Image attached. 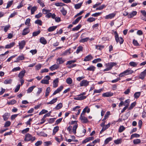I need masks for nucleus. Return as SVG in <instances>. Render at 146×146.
<instances>
[{
	"mask_svg": "<svg viewBox=\"0 0 146 146\" xmlns=\"http://www.w3.org/2000/svg\"><path fill=\"white\" fill-rule=\"evenodd\" d=\"M125 127L123 125L121 126L118 129V131L119 133H121L123 132L125 129Z\"/></svg>",
	"mask_w": 146,
	"mask_h": 146,
	"instance_id": "nucleus-36",
	"label": "nucleus"
},
{
	"mask_svg": "<svg viewBox=\"0 0 146 146\" xmlns=\"http://www.w3.org/2000/svg\"><path fill=\"white\" fill-rule=\"evenodd\" d=\"M83 50V47L82 46H79L78 47L76 51V53H78L80 51H82Z\"/></svg>",
	"mask_w": 146,
	"mask_h": 146,
	"instance_id": "nucleus-50",
	"label": "nucleus"
},
{
	"mask_svg": "<svg viewBox=\"0 0 146 146\" xmlns=\"http://www.w3.org/2000/svg\"><path fill=\"white\" fill-rule=\"evenodd\" d=\"M82 3H80L75 5V8L76 9H78L80 8L82 6Z\"/></svg>",
	"mask_w": 146,
	"mask_h": 146,
	"instance_id": "nucleus-35",
	"label": "nucleus"
},
{
	"mask_svg": "<svg viewBox=\"0 0 146 146\" xmlns=\"http://www.w3.org/2000/svg\"><path fill=\"white\" fill-rule=\"evenodd\" d=\"M115 14L114 13H112L106 15L105 17L106 19H111L114 17Z\"/></svg>",
	"mask_w": 146,
	"mask_h": 146,
	"instance_id": "nucleus-16",
	"label": "nucleus"
},
{
	"mask_svg": "<svg viewBox=\"0 0 146 146\" xmlns=\"http://www.w3.org/2000/svg\"><path fill=\"white\" fill-rule=\"evenodd\" d=\"M122 142V139H118L117 140H115L114 141V143L116 144H118L121 143Z\"/></svg>",
	"mask_w": 146,
	"mask_h": 146,
	"instance_id": "nucleus-42",
	"label": "nucleus"
},
{
	"mask_svg": "<svg viewBox=\"0 0 146 146\" xmlns=\"http://www.w3.org/2000/svg\"><path fill=\"white\" fill-rule=\"evenodd\" d=\"M13 2V1H8L7 3V6L6 7V8L7 9L12 4Z\"/></svg>",
	"mask_w": 146,
	"mask_h": 146,
	"instance_id": "nucleus-47",
	"label": "nucleus"
},
{
	"mask_svg": "<svg viewBox=\"0 0 146 146\" xmlns=\"http://www.w3.org/2000/svg\"><path fill=\"white\" fill-rule=\"evenodd\" d=\"M63 88V86H61L59 87L58 88L55 90V94L60 92L62 90Z\"/></svg>",
	"mask_w": 146,
	"mask_h": 146,
	"instance_id": "nucleus-23",
	"label": "nucleus"
},
{
	"mask_svg": "<svg viewBox=\"0 0 146 146\" xmlns=\"http://www.w3.org/2000/svg\"><path fill=\"white\" fill-rule=\"evenodd\" d=\"M62 15L64 16L67 13L66 11L64 9V8L62 7V9L60 11Z\"/></svg>",
	"mask_w": 146,
	"mask_h": 146,
	"instance_id": "nucleus-31",
	"label": "nucleus"
},
{
	"mask_svg": "<svg viewBox=\"0 0 146 146\" xmlns=\"http://www.w3.org/2000/svg\"><path fill=\"white\" fill-rule=\"evenodd\" d=\"M66 82L68 84H70L72 83V80L70 78H68L66 79Z\"/></svg>",
	"mask_w": 146,
	"mask_h": 146,
	"instance_id": "nucleus-43",
	"label": "nucleus"
},
{
	"mask_svg": "<svg viewBox=\"0 0 146 146\" xmlns=\"http://www.w3.org/2000/svg\"><path fill=\"white\" fill-rule=\"evenodd\" d=\"M52 144V143L50 141H46L44 143V146H49L51 145Z\"/></svg>",
	"mask_w": 146,
	"mask_h": 146,
	"instance_id": "nucleus-39",
	"label": "nucleus"
},
{
	"mask_svg": "<svg viewBox=\"0 0 146 146\" xmlns=\"http://www.w3.org/2000/svg\"><path fill=\"white\" fill-rule=\"evenodd\" d=\"M89 81H88L86 80H84L81 81L80 84V86H87L89 85Z\"/></svg>",
	"mask_w": 146,
	"mask_h": 146,
	"instance_id": "nucleus-5",
	"label": "nucleus"
},
{
	"mask_svg": "<svg viewBox=\"0 0 146 146\" xmlns=\"http://www.w3.org/2000/svg\"><path fill=\"white\" fill-rule=\"evenodd\" d=\"M62 107V104L60 103L58 104L56 107H55V109L58 110L61 108Z\"/></svg>",
	"mask_w": 146,
	"mask_h": 146,
	"instance_id": "nucleus-49",
	"label": "nucleus"
},
{
	"mask_svg": "<svg viewBox=\"0 0 146 146\" xmlns=\"http://www.w3.org/2000/svg\"><path fill=\"white\" fill-rule=\"evenodd\" d=\"M32 136L31 134L27 133L25 135L24 141H30L32 139Z\"/></svg>",
	"mask_w": 146,
	"mask_h": 146,
	"instance_id": "nucleus-7",
	"label": "nucleus"
},
{
	"mask_svg": "<svg viewBox=\"0 0 146 146\" xmlns=\"http://www.w3.org/2000/svg\"><path fill=\"white\" fill-rule=\"evenodd\" d=\"M64 61L63 60L62 58H59L57 60L56 63L57 64H60L63 63Z\"/></svg>",
	"mask_w": 146,
	"mask_h": 146,
	"instance_id": "nucleus-30",
	"label": "nucleus"
},
{
	"mask_svg": "<svg viewBox=\"0 0 146 146\" xmlns=\"http://www.w3.org/2000/svg\"><path fill=\"white\" fill-rule=\"evenodd\" d=\"M117 64L116 63L110 62L106 64V67H108L111 70L113 66H115Z\"/></svg>",
	"mask_w": 146,
	"mask_h": 146,
	"instance_id": "nucleus-6",
	"label": "nucleus"
},
{
	"mask_svg": "<svg viewBox=\"0 0 146 146\" xmlns=\"http://www.w3.org/2000/svg\"><path fill=\"white\" fill-rule=\"evenodd\" d=\"M35 23L40 25H42V22L41 20L38 19L37 20L35 21Z\"/></svg>",
	"mask_w": 146,
	"mask_h": 146,
	"instance_id": "nucleus-54",
	"label": "nucleus"
},
{
	"mask_svg": "<svg viewBox=\"0 0 146 146\" xmlns=\"http://www.w3.org/2000/svg\"><path fill=\"white\" fill-rule=\"evenodd\" d=\"M137 12L136 11H133L131 13H130L128 15L127 17L128 18H132L134 16L136 15L137 14Z\"/></svg>",
	"mask_w": 146,
	"mask_h": 146,
	"instance_id": "nucleus-14",
	"label": "nucleus"
},
{
	"mask_svg": "<svg viewBox=\"0 0 146 146\" xmlns=\"http://www.w3.org/2000/svg\"><path fill=\"white\" fill-rule=\"evenodd\" d=\"M114 33L115 40L117 43H118L119 42L120 44H122L124 41V40L123 38L121 37H120V38L119 37L116 31H115Z\"/></svg>",
	"mask_w": 146,
	"mask_h": 146,
	"instance_id": "nucleus-2",
	"label": "nucleus"
},
{
	"mask_svg": "<svg viewBox=\"0 0 146 146\" xmlns=\"http://www.w3.org/2000/svg\"><path fill=\"white\" fill-rule=\"evenodd\" d=\"M133 143L135 144H138L141 143V140L139 139H136L133 140Z\"/></svg>",
	"mask_w": 146,
	"mask_h": 146,
	"instance_id": "nucleus-44",
	"label": "nucleus"
},
{
	"mask_svg": "<svg viewBox=\"0 0 146 146\" xmlns=\"http://www.w3.org/2000/svg\"><path fill=\"white\" fill-rule=\"evenodd\" d=\"M104 46L102 45H96V48L101 50L102 49L104 48Z\"/></svg>",
	"mask_w": 146,
	"mask_h": 146,
	"instance_id": "nucleus-38",
	"label": "nucleus"
},
{
	"mask_svg": "<svg viewBox=\"0 0 146 146\" xmlns=\"http://www.w3.org/2000/svg\"><path fill=\"white\" fill-rule=\"evenodd\" d=\"M41 83L43 84H48L49 83V81L48 80L44 79L41 80Z\"/></svg>",
	"mask_w": 146,
	"mask_h": 146,
	"instance_id": "nucleus-45",
	"label": "nucleus"
},
{
	"mask_svg": "<svg viewBox=\"0 0 146 146\" xmlns=\"http://www.w3.org/2000/svg\"><path fill=\"white\" fill-rule=\"evenodd\" d=\"M130 66L133 67H135L138 64V63L134 62H131L129 63Z\"/></svg>",
	"mask_w": 146,
	"mask_h": 146,
	"instance_id": "nucleus-37",
	"label": "nucleus"
},
{
	"mask_svg": "<svg viewBox=\"0 0 146 146\" xmlns=\"http://www.w3.org/2000/svg\"><path fill=\"white\" fill-rule=\"evenodd\" d=\"M96 20L95 18L93 17H90L87 19V21L89 22H92Z\"/></svg>",
	"mask_w": 146,
	"mask_h": 146,
	"instance_id": "nucleus-52",
	"label": "nucleus"
},
{
	"mask_svg": "<svg viewBox=\"0 0 146 146\" xmlns=\"http://www.w3.org/2000/svg\"><path fill=\"white\" fill-rule=\"evenodd\" d=\"M40 42L41 43L44 44H46L47 42L46 40L43 37H41L40 38Z\"/></svg>",
	"mask_w": 146,
	"mask_h": 146,
	"instance_id": "nucleus-22",
	"label": "nucleus"
},
{
	"mask_svg": "<svg viewBox=\"0 0 146 146\" xmlns=\"http://www.w3.org/2000/svg\"><path fill=\"white\" fill-rule=\"evenodd\" d=\"M29 130V128H27L23 130L22 131V133L23 134H25L28 132Z\"/></svg>",
	"mask_w": 146,
	"mask_h": 146,
	"instance_id": "nucleus-60",
	"label": "nucleus"
},
{
	"mask_svg": "<svg viewBox=\"0 0 146 146\" xmlns=\"http://www.w3.org/2000/svg\"><path fill=\"white\" fill-rule=\"evenodd\" d=\"M55 30V26L50 27L48 29V30L49 32H52Z\"/></svg>",
	"mask_w": 146,
	"mask_h": 146,
	"instance_id": "nucleus-61",
	"label": "nucleus"
},
{
	"mask_svg": "<svg viewBox=\"0 0 146 146\" xmlns=\"http://www.w3.org/2000/svg\"><path fill=\"white\" fill-rule=\"evenodd\" d=\"M81 26L82 25L79 24L76 27L73 28L72 31H78L81 27Z\"/></svg>",
	"mask_w": 146,
	"mask_h": 146,
	"instance_id": "nucleus-27",
	"label": "nucleus"
},
{
	"mask_svg": "<svg viewBox=\"0 0 146 146\" xmlns=\"http://www.w3.org/2000/svg\"><path fill=\"white\" fill-rule=\"evenodd\" d=\"M78 127V124L77 123L74 125L72 131L73 132L74 134H75L76 133V129Z\"/></svg>",
	"mask_w": 146,
	"mask_h": 146,
	"instance_id": "nucleus-25",
	"label": "nucleus"
},
{
	"mask_svg": "<svg viewBox=\"0 0 146 146\" xmlns=\"http://www.w3.org/2000/svg\"><path fill=\"white\" fill-rule=\"evenodd\" d=\"M93 58V57L91 54L86 56L84 59V61H89Z\"/></svg>",
	"mask_w": 146,
	"mask_h": 146,
	"instance_id": "nucleus-15",
	"label": "nucleus"
},
{
	"mask_svg": "<svg viewBox=\"0 0 146 146\" xmlns=\"http://www.w3.org/2000/svg\"><path fill=\"white\" fill-rule=\"evenodd\" d=\"M110 115V112L109 111H107L106 114H105L104 118L103 119L102 121H104V120H105L106 119H107L109 117V115Z\"/></svg>",
	"mask_w": 146,
	"mask_h": 146,
	"instance_id": "nucleus-26",
	"label": "nucleus"
},
{
	"mask_svg": "<svg viewBox=\"0 0 146 146\" xmlns=\"http://www.w3.org/2000/svg\"><path fill=\"white\" fill-rule=\"evenodd\" d=\"M37 3L39 4L40 6L42 7H43L45 6L43 1H42L41 0H38L37 1Z\"/></svg>",
	"mask_w": 146,
	"mask_h": 146,
	"instance_id": "nucleus-51",
	"label": "nucleus"
},
{
	"mask_svg": "<svg viewBox=\"0 0 146 146\" xmlns=\"http://www.w3.org/2000/svg\"><path fill=\"white\" fill-rule=\"evenodd\" d=\"M86 94L85 92H83L82 93L79 95L78 97H75L74 98V99L75 100H83L85 99L86 98V96H84Z\"/></svg>",
	"mask_w": 146,
	"mask_h": 146,
	"instance_id": "nucleus-4",
	"label": "nucleus"
},
{
	"mask_svg": "<svg viewBox=\"0 0 146 146\" xmlns=\"http://www.w3.org/2000/svg\"><path fill=\"white\" fill-rule=\"evenodd\" d=\"M11 124V122L9 121H6L4 127H9Z\"/></svg>",
	"mask_w": 146,
	"mask_h": 146,
	"instance_id": "nucleus-48",
	"label": "nucleus"
},
{
	"mask_svg": "<svg viewBox=\"0 0 146 146\" xmlns=\"http://www.w3.org/2000/svg\"><path fill=\"white\" fill-rule=\"evenodd\" d=\"M12 80L11 79H6L4 82L3 83L5 84H11L12 82Z\"/></svg>",
	"mask_w": 146,
	"mask_h": 146,
	"instance_id": "nucleus-24",
	"label": "nucleus"
},
{
	"mask_svg": "<svg viewBox=\"0 0 146 146\" xmlns=\"http://www.w3.org/2000/svg\"><path fill=\"white\" fill-rule=\"evenodd\" d=\"M141 94V92H137L135 93L134 94V97L137 99L140 96Z\"/></svg>",
	"mask_w": 146,
	"mask_h": 146,
	"instance_id": "nucleus-34",
	"label": "nucleus"
},
{
	"mask_svg": "<svg viewBox=\"0 0 146 146\" xmlns=\"http://www.w3.org/2000/svg\"><path fill=\"white\" fill-rule=\"evenodd\" d=\"M136 104V103L135 102H134L133 103H132L131 106H129L128 108V110H131L135 106Z\"/></svg>",
	"mask_w": 146,
	"mask_h": 146,
	"instance_id": "nucleus-46",
	"label": "nucleus"
},
{
	"mask_svg": "<svg viewBox=\"0 0 146 146\" xmlns=\"http://www.w3.org/2000/svg\"><path fill=\"white\" fill-rule=\"evenodd\" d=\"M101 61V59L100 58H98L92 61V62L93 63H96L98 62H100Z\"/></svg>",
	"mask_w": 146,
	"mask_h": 146,
	"instance_id": "nucleus-55",
	"label": "nucleus"
},
{
	"mask_svg": "<svg viewBox=\"0 0 146 146\" xmlns=\"http://www.w3.org/2000/svg\"><path fill=\"white\" fill-rule=\"evenodd\" d=\"M129 104V101H124V102L123 101H121L119 106V107H120L123 105L125 106H127V107H128Z\"/></svg>",
	"mask_w": 146,
	"mask_h": 146,
	"instance_id": "nucleus-9",
	"label": "nucleus"
},
{
	"mask_svg": "<svg viewBox=\"0 0 146 146\" xmlns=\"http://www.w3.org/2000/svg\"><path fill=\"white\" fill-rule=\"evenodd\" d=\"M30 32V29L29 28L27 27L25 28L23 31L22 35L24 36L29 33Z\"/></svg>",
	"mask_w": 146,
	"mask_h": 146,
	"instance_id": "nucleus-12",
	"label": "nucleus"
},
{
	"mask_svg": "<svg viewBox=\"0 0 146 146\" xmlns=\"http://www.w3.org/2000/svg\"><path fill=\"white\" fill-rule=\"evenodd\" d=\"M110 123H108V124L105 125V127H103L101 130L100 132V133L101 134L104 131H105L106 129L108 128L110 126Z\"/></svg>",
	"mask_w": 146,
	"mask_h": 146,
	"instance_id": "nucleus-19",
	"label": "nucleus"
},
{
	"mask_svg": "<svg viewBox=\"0 0 146 146\" xmlns=\"http://www.w3.org/2000/svg\"><path fill=\"white\" fill-rule=\"evenodd\" d=\"M112 137H111L107 138L105 140L104 144L106 145L108 144L110 141H111L112 140Z\"/></svg>",
	"mask_w": 146,
	"mask_h": 146,
	"instance_id": "nucleus-28",
	"label": "nucleus"
},
{
	"mask_svg": "<svg viewBox=\"0 0 146 146\" xmlns=\"http://www.w3.org/2000/svg\"><path fill=\"white\" fill-rule=\"evenodd\" d=\"M37 9V7L36 6L33 7L31 9V13L33 14Z\"/></svg>",
	"mask_w": 146,
	"mask_h": 146,
	"instance_id": "nucleus-33",
	"label": "nucleus"
},
{
	"mask_svg": "<svg viewBox=\"0 0 146 146\" xmlns=\"http://www.w3.org/2000/svg\"><path fill=\"white\" fill-rule=\"evenodd\" d=\"M82 16H81L80 17H78L74 21H73L72 23V24L73 25H75L77 23H78L80 20L82 18Z\"/></svg>",
	"mask_w": 146,
	"mask_h": 146,
	"instance_id": "nucleus-21",
	"label": "nucleus"
},
{
	"mask_svg": "<svg viewBox=\"0 0 146 146\" xmlns=\"http://www.w3.org/2000/svg\"><path fill=\"white\" fill-rule=\"evenodd\" d=\"M31 21V19L29 18L27 19L25 22V24L26 25H27L28 26L29 25V24L30 23V22Z\"/></svg>",
	"mask_w": 146,
	"mask_h": 146,
	"instance_id": "nucleus-64",
	"label": "nucleus"
},
{
	"mask_svg": "<svg viewBox=\"0 0 146 146\" xmlns=\"http://www.w3.org/2000/svg\"><path fill=\"white\" fill-rule=\"evenodd\" d=\"M89 39V38L88 37H86L85 38H83L81 39L80 40V42H86Z\"/></svg>",
	"mask_w": 146,
	"mask_h": 146,
	"instance_id": "nucleus-59",
	"label": "nucleus"
},
{
	"mask_svg": "<svg viewBox=\"0 0 146 146\" xmlns=\"http://www.w3.org/2000/svg\"><path fill=\"white\" fill-rule=\"evenodd\" d=\"M26 73V71L25 70L21 71L18 74V77L20 79H22Z\"/></svg>",
	"mask_w": 146,
	"mask_h": 146,
	"instance_id": "nucleus-11",
	"label": "nucleus"
},
{
	"mask_svg": "<svg viewBox=\"0 0 146 146\" xmlns=\"http://www.w3.org/2000/svg\"><path fill=\"white\" fill-rule=\"evenodd\" d=\"M42 143V142L41 141H38L35 143V146H39L41 145Z\"/></svg>",
	"mask_w": 146,
	"mask_h": 146,
	"instance_id": "nucleus-58",
	"label": "nucleus"
},
{
	"mask_svg": "<svg viewBox=\"0 0 146 146\" xmlns=\"http://www.w3.org/2000/svg\"><path fill=\"white\" fill-rule=\"evenodd\" d=\"M90 111V109L89 108H88V107H86L83 110L82 113L80 115V119L82 121V123H86L88 122V120L87 118L84 116V113L86 112L87 113H89Z\"/></svg>",
	"mask_w": 146,
	"mask_h": 146,
	"instance_id": "nucleus-1",
	"label": "nucleus"
},
{
	"mask_svg": "<svg viewBox=\"0 0 146 146\" xmlns=\"http://www.w3.org/2000/svg\"><path fill=\"white\" fill-rule=\"evenodd\" d=\"M95 68L93 66H91L89 67L86 70L90 71H94L95 70Z\"/></svg>",
	"mask_w": 146,
	"mask_h": 146,
	"instance_id": "nucleus-32",
	"label": "nucleus"
},
{
	"mask_svg": "<svg viewBox=\"0 0 146 146\" xmlns=\"http://www.w3.org/2000/svg\"><path fill=\"white\" fill-rule=\"evenodd\" d=\"M113 95V94L111 92H108L104 93L102 94V96L104 97H109L112 96Z\"/></svg>",
	"mask_w": 146,
	"mask_h": 146,
	"instance_id": "nucleus-17",
	"label": "nucleus"
},
{
	"mask_svg": "<svg viewBox=\"0 0 146 146\" xmlns=\"http://www.w3.org/2000/svg\"><path fill=\"white\" fill-rule=\"evenodd\" d=\"M25 44L26 42L24 40H23L19 42V44L20 49H22L25 45Z\"/></svg>",
	"mask_w": 146,
	"mask_h": 146,
	"instance_id": "nucleus-8",
	"label": "nucleus"
},
{
	"mask_svg": "<svg viewBox=\"0 0 146 146\" xmlns=\"http://www.w3.org/2000/svg\"><path fill=\"white\" fill-rule=\"evenodd\" d=\"M133 72V70L128 69L121 73L119 75V76L120 77H122L124 76L131 74Z\"/></svg>",
	"mask_w": 146,
	"mask_h": 146,
	"instance_id": "nucleus-3",
	"label": "nucleus"
},
{
	"mask_svg": "<svg viewBox=\"0 0 146 146\" xmlns=\"http://www.w3.org/2000/svg\"><path fill=\"white\" fill-rule=\"evenodd\" d=\"M10 115V113H5L2 116L4 120L5 121H7Z\"/></svg>",
	"mask_w": 146,
	"mask_h": 146,
	"instance_id": "nucleus-13",
	"label": "nucleus"
},
{
	"mask_svg": "<svg viewBox=\"0 0 146 146\" xmlns=\"http://www.w3.org/2000/svg\"><path fill=\"white\" fill-rule=\"evenodd\" d=\"M140 137V135L137 133H135L132 134L131 136V138L130 139L131 140L134 137L137 138L139 137Z\"/></svg>",
	"mask_w": 146,
	"mask_h": 146,
	"instance_id": "nucleus-29",
	"label": "nucleus"
},
{
	"mask_svg": "<svg viewBox=\"0 0 146 146\" xmlns=\"http://www.w3.org/2000/svg\"><path fill=\"white\" fill-rule=\"evenodd\" d=\"M146 75V69L145 70L141 72L139 76V78L143 80L144 78Z\"/></svg>",
	"mask_w": 146,
	"mask_h": 146,
	"instance_id": "nucleus-10",
	"label": "nucleus"
},
{
	"mask_svg": "<svg viewBox=\"0 0 146 146\" xmlns=\"http://www.w3.org/2000/svg\"><path fill=\"white\" fill-rule=\"evenodd\" d=\"M24 56L23 55L19 56L17 58L16 60L14 62H17L20 61L24 60Z\"/></svg>",
	"mask_w": 146,
	"mask_h": 146,
	"instance_id": "nucleus-18",
	"label": "nucleus"
},
{
	"mask_svg": "<svg viewBox=\"0 0 146 146\" xmlns=\"http://www.w3.org/2000/svg\"><path fill=\"white\" fill-rule=\"evenodd\" d=\"M15 43L14 42L10 43V44H7L5 46V48H10L14 46Z\"/></svg>",
	"mask_w": 146,
	"mask_h": 146,
	"instance_id": "nucleus-20",
	"label": "nucleus"
},
{
	"mask_svg": "<svg viewBox=\"0 0 146 146\" xmlns=\"http://www.w3.org/2000/svg\"><path fill=\"white\" fill-rule=\"evenodd\" d=\"M42 65L40 64H38L37 65H36L35 67V69L36 70H38L40 69L42 67Z\"/></svg>",
	"mask_w": 146,
	"mask_h": 146,
	"instance_id": "nucleus-56",
	"label": "nucleus"
},
{
	"mask_svg": "<svg viewBox=\"0 0 146 146\" xmlns=\"http://www.w3.org/2000/svg\"><path fill=\"white\" fill-rule=\"evenodd\" d=\"M30 52L32 53L33 55H34L37 52V50L36 49L32 50L30 51Z\"/></svg>",
	"mask_w": 146,
	"mask_h": 146,
	"instance_id": "nucleus-63",
	"label": "nucleus"
},
{
	"mask_svg": "<svg viewBox=\"0 0 146 146\" xmlns=\"http://www.w3.org/2000/svg\"><path fill=\"white\" fill-rule=\"evenodd\" d=\"M48 112L47 110L45 109L42 110L39 113V115H41L42 114H44L47 113Z\"/></svg>",
	"mask_w": 146,
	"mask_h": 146,
	"instance_id": "nucleus-62",
	"label": "nucleus"
},
{
	"mask_svg": "<svg viewBox=\"0 0 146 146\" xmlns=\"http://www.w3.org/2000/svg\"><path fill=\"white\" fill-rule=\"evenodd\" d=\"M35 87V86H33L29 87L27 90V93H30L32 92L33 89Z\"/></svg>",
	"mask_w": 146,
	"mask_h": 146,
	"instance_id": "nucleus-40",
	"label": "nucleus"
},
{
	"mask_svg": "<svg viewBox=\"0 0 146 146\" xmlns=\"http://www.w3.org/2000/svg\"><path fill=\"white\" fill-rule=\"evenodd\" d=\"M10 27V25H9L5 26L4 30L5 32H6L9 29Z\"/></svg>",
	"mask_w": 146,
	"mask_h": 146,
	"instance_id": "nucleus-41",
	"label": "nucleus"
},
{
	"mask_svg": "<svg viewBox=\"0 0 146 146\" xmlns=\"http://www.w3.org/2000/svg\"><path fill=\"white\" fill-rule=\"evenodd\" d=\"M50 91V88L49 87L47 88L45 92L46 96H47L48 95Z\"/></svg>",
	"mask_w": 146,
	"mask_h": 146,
	"instance_id": "nucleus-53",
	"label": "nucleus"
},
{
	"mask_svg": "<svg viewBox=\"0 0 146 146\" xmlns=\"http://www.w3.org/2000/svg\"><path fill=\"white\" fill-rule=\"evenodd\" d=\"M21 68L19 67H17L14 68L12 70V71L13 72H16L17 71H19L20 70Z\"/></svg>",
	"mask_w": 146,
	"mask_h": 146,
	"instance_id": "nucleus-57",
	"label": "nucleus"
}]
</instances>
